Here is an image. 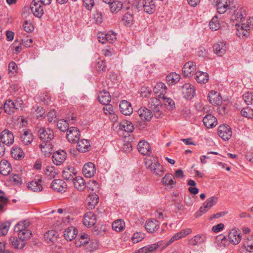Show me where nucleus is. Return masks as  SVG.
I'll return each mask as SVG.
<instances>
[{
	"mask_svg": "<svg viewBox=\"0 0 253 253\" xmlns=\"http://www.w3.org/2000/svg\"><path fill=\"white\" fill-rule=\"evenodd\" d=\"M229 13L232 25H238L242 22L246 16V11L244 7H236L235 5H232L230 8Z\"/></svg>",
	"mask_w": 253,
	"mask_h": 253,
	"instance_id": "nucleus-1",
	"label": "nucleus"
},
{
	"mask_svg": "<svg viewBox=\"0 0 253 253\" xmlns=\"http://www.w3.org/2000/svg\"><path fill=\"white\" fill-rule=\"evenodd\" d=\"M137 4L133 5L132 7L138 11L143 9L144 11L149 14L153 13L156 10L155 2L153 0H143L142 2H139L137 0Z\"/></svg>",
	"mask_w": 253,
	"mask_h": 253,
	"instance_id": "nucleus-2",
	"label": "nucleus"
},
{
	"mask_svg": "<svg viewBox=\"0 0 253 253\" xmlns=\"http://www.w3.org/2000/svg\"><path fill=\"white\" fill-rule=\"evenodd\" d=\"M28 226L29 223L26 221H21L15 225L14 230L17 233L18 236L29 239L32 236V232L28 229Z\"/></svg>",
	"mask_w": 253,
	"mask_h": 253,
	"instance_id": "nucleus-3",
	"label": "nucleus"
},
{
	"mask_svg": "<svg viewBox=\"0 0 253 253\" xmlns=\"http://www.w3.org/2000/svg\"><path fill=\"white\" fill-rule=\"evenodd\" d=\"M149 108L153 112V114L156 118L162 117V105L159 99L155 97L151 98L148 102Z\"/></svg>",
	"mask_w": 253,
	"mask_h": 253,
	"instance_id": "nucleus-4",
	"label": "nucleus"
},
{
	"mask_svg": "<svg viewBox=\"0 0 253 253\" xmlns=\"http://www.w3.org/2000/svg\"><path fill=\"white\" fill-rule=\"evenodd\" d=\"M146 164H148V167L151 171L156 175L159 176L163 175L165 169L163 166L161 165L158 161L154 160V162H152V161H148L146 162Z\"/></svg>",
	"mask_w": 253,
	"mask_h": 253,
	"instance_id": "nucleus-5",
	"label": "nucleus"
},
{
	"mask_svg": "<svg viewBox=\"0 0 253 253\" xmlns=\"http://www.w3.org/2000/svg\"><path fill=\"white\" fill-rule=\"evenodd\" d=\"M39 138L44 142H49L54 138L53 132L52 130L42 127L38 131Z\"/></svg>",
	"mask_w": 253,
	"mask_h": 253,
	"instance_id": "nucleus-6",
	"label": "nucleus"
},
{
	"mask_svg": "<svg viewBox=\"0 0 253 253\" xmlns=\"http://www.w3.org/2000/svg\"><path fill=\"white\" fill-rule=\"evenodd\" d=\"M80 132L77 127H71L67 130L66 138L70 143L77 142L80 139Z\"/></svg>",
	"mask_w": 253,
	"mask_h": 253,
	"instance_id": "nucleus-7",
	"label": "nucleus"
},
{
	"mask_svg": "<svg viewBox=\"0 0 253 253\" xmlns=\"http://www.w3.org/2000/svg\"><path fill=\"white\" fill-rule=\"evenodd\" d=\"M181 88L183 97L186 99H191L195 95L194 86L189 83L183 84Z\"/></svg>",
	"mask_w": 253,
	"mask_h": 253,
	"instance_id": "nucleus-8",
	"label": "nucleus"
},
{
	"mask_svg": "<svg viewBox=\"0 0 253 253\" xmlns=\"http://www.w3.org/2000/svg\"><path fill=\"white\" fill-rule=\"evenodd\" d=\"M43 4L40 0H33L31 3V9L33 14L37 17H41L43 14Z\"/></svg>",
	"mask_w": 253,
	"mask_h": 253,
	"instance_id": "nucleus-9",
	"label": "nucleus"
},
{
	"mask_svg": "<svg viewBox=\"0 0 253 253\" xmlns=\"http://www.w3.org/2000/svg\"><path fill=\"white\" fill-rule=\"evenodd\" d=\"M218 134L223 140H228L232 136L231 128L227 125H220L218 128Z\"/></svg>",
	"mask_w": 253,
	"mask_h": 253,
	"instance_id": "nucleus-10",
	"label": "nucleus"
},
{
	"mask_svg": "<svg viewBox=\"0 0 253 253\" xmlns=\"http://www.w3.org/2000/svg\"><path fill=\"white\" fill-rule=\"evenodd\" d=\"M28 239H25L24 237H11L9 238V243L12 246L17 249H23L26 245Z\"/></svg>",
	"mask_w": 253,
	"mask_h": 253,
	"instance_id": "nucleus-11",
	"label": "nucleus"
},
{
	"mask_svg": "<svg viewBox=\"0 0 253 253\" xmlns=\"http://www.w3.org/2000/svg\"><path fill=\"white\" fill-rule=\"evenodd\" d=\"M236 27V35L239 38H244L249 35L251 29L249 25L245 23H239L238 25H235Z\"/></svg>",
	"mask_w": 253,
	"mask_h": 253,
	"instance_id": "nucleus-12",
	"label": "nucleus"
},
{
	"mask_svg": "<svg viewBox=\"0 0 253 253\" xmlns=\"http://www.w3.org/2000/svg\"><path fill=\"white\" fill-rule=\"evenodd\" d=\"M213 48L214 53L221 57L226 53L228 48L227 42L224 41L218 42L214 44Z\"/></svg>",
	"mask_w": 253,
	"mask_h": 253,
	"instance_id": "nucleus-13",
	"label": "nucleus"
},
{
	"mask_svg": "<svg viewBox=\"0 0 253 253\" xmlns=\"http://www.w3.org/2000/svg\"><path fill=\"white\" fill-rule=\"evenodd\" d=\"M0 138L2 143L7 146H10L14 142L13 134L7 129H5L1 132Z\"/></svg>",
	"mask_w": 253,
	"mask_h": 253,
	"instance_id": "nucleus-14",
	"label": "nucleus"
},
{
	"mask_svg": "<svg viewBox=\"0 0 253 253\" xmlns=\"http://www.w3.org/2000/svg\"><path fill=\"white\" fill-rule=\"evenodd\" d=\"M51 187L54 191L62 193L66 191L67 185L63 180L57 179L52 182Z\"/></svg>",
	"mask_w": 253,
	"mask_h": 253,
	"instance_id": "nucleus-15",
	"label": "nucleus"
},
{
	"mask_svg": "<svg viewBox=\"0 0 253 253\" xmlns=\"http://www.w3.org/2000/svg\"><path fill=\"white\" fill-rule=\"evenodd\" d=\"M67 157L66 152L64 150H58L54 152L52 155V161L56 165H60Z\"/></svg>",
	"mask_w": 253,
	"mask_h": 253,
	"instance_id": "nucleus-16",
	"label": "nucleus"
},
{
	"mask_svg": "<svg viewBox=\"0 0 253 253\" xmlns=\"http://www.w3.org/2000/svg\"><path fill=\"white\" fill-rule=\"evenodd\" d=\"M196 69V64L192 61L186 62L183 68L182 73L185 77H191Z\"/></svg>",
	"mask_w": 253,
	"mask_h": 253,
	"instance_id": "nucleus-17",
	"label": "nucleus"
},
{
	"mask_svg": "<svg viewBox=\"0 0 253 253\" xmlns=\"http://www.w3.org/2000/svg\"><path fill=\"white\" fill-rule=\"evenodd\" d=\"M42 178L38 176L33 180L28 183V188L34 192H40L42 190V186L41 184Z\"/></svg>",
	"mask_w": 253,
	"mask_h": 253,
	"instance_id": "nucleus-18",
	"label": "nucleus"
},
{
	"mask_svg": "<svg viewBox=\"0 0 253 253\" xmlns=\"http://www.w3.org/2000/svg\"><path fill=\"white\" fill-rule=\"evenodd\" d=\"M229 241L234 245H238L241 241L242 237L239 230L236 228L230 230L228 235Z\"/></svg>",
	"mask_w": 253,
	"mask_h": 253,
	"instance_id": "nucleus-19",
	"label": "nucleus"
},
{
	"mask_svg": "<svg viewBox=\"0 0 253 253\" xmlns=\"http://www.w3.org/2000/svg\"><path fill=\"white\" fill-rule=\"evenodd\" d=\"M233 5L231 4L229 0H217V10L220 14L224 13L227 9L230 10V8Z\"/></svg>",
	"mask_w": 253,
	"mask_h": 253,
	"instance_id": "nucleus-20",
	"label": "nucleus"
},
{
	"mask_svg": "<svg viewBox=\"0 0 253 253\" xmlns=\"http://www.w3.org/2000/svg\"><path fill=\"white\" fill-rule=\"evenodd\" d=\"M145 228L148 233L155 232L159 228L158 221L155 219H148L145 223Z\"/></svg>",
	"mask_w": 253,
	"mask_h": 253,
	"instance_id": "nucleus-21",
	"label": "nucleus"
},
{
	"mask_svg": "<svg viewBox=\"0 0 253 253\" xmlns=\"http://www.w3.org/2000/svg\"><path fill=\"white\" fill-rule=\"evenodd\" d=\"M119 107L120 111L125 115L129 116L133 112L131 104L126 100H122L120 103Z\"/></svg>",
	"mask_w": 253,
	"mask_h": 253,
	"instance_id": "nucleus-22",
	"label": "nucleus"
},
{
	"mask_svg": "<svg viewBox=\"0 0 253 253\" xmlns=\"http://www.w3.org/2000/svg\"><path fill=\"white\" fill-rule=\"evenodd\" d=\"M83 172L86 177L89 178L94 176L96 172L95 165L91 162L86 163L83 167Z\"/></svg>",
	"mask_w": 253,
	"mask_h": 253,
	"instance_id": "nucleus-23",
	"label": "nucleus"
},
{
	"mask_svg": "<svg viewBox=\"0 0 253 253\" xmlns=\"http://www.w3.org/2000/svg\"><path fill=\"white\" fill-rule=\"evenodd\" d=\"M137 149L143 155L149 156L151 154L150 146L146 141H140L137 145Z\"/></svg>",
	"mask_w": 253,
	"mask_h": 253,
	"instance_id": "nucleus-24",
	"label": "nucleus"
},
{
	"mask_svg": "<svg viewBox=\"0 0 253 253\" xmlns=\"http://www.w3.org/2000/svg\"><path fill=\"white\" fill-rule=\"evenodd\" d=\"M204 125L208 128H211L215 126L217 124V119L211 114H207L203 119Z\"/></svg>",
	"mask_w": 253,
	"mask_h": 253,
	"instance_id": "nucleus-25",
	"label": "nucleus"
},
{
	"mask_svg": "<svg viewBox=\"0 0 253 253\" xmlns=\"http://www.w3.org/2000/svg\"><path fill=\"white\" fill-rule=\"evenodd\" d=\"M210 102L212 105H219L222 102V98L219 92L211 90L208 94Z\"/></svg>",
	"mask_w": 253,
	"mask_h": 253,
	"instance_id": "nucleus-26",
	"label": "nucleus"
},
{
	"mask_svg": "<svg viewBox=\"0 0 253 253\" xmlns=\"http://www.w3.org/2000/svg\"><path fill=\"white\" fill-rule=\"evenodd\" d=\"M21 104L17 102H14L11 100H7L4 105V111L8 114H11L14 112V109H18L19 107H20Z\"/></svg>",
	"mask_w": 253,
	"mask_h": 253,
	"instance_id": "nucleus-27",
	"label": "nucleus"
},
{
	"mask_svg": "<svg viewBox=\"0 0 253 253\" xmlns=\"http://www.w3.org/2000/svg\"><path fill=\"white\" fill-rule=\"evenodd\" d=\"M77 174V171L72 167H67L64 168L62 172L63 177L67 180H73Z\"/></svg>",
	"mask_w": 253,
	"mask_h": 253,
	"instance_id": "nucleus-28",
	"label": "nucleus"
},
{
	"mask_svg": "<svg viewBox=\"0 0 253 253\" xmlns=\"http://www.w3.org/2000/svg\"><path fill=\"white\" fill-rule=\"evenodd\" d=\"M96 221V218L94 214L92 212H86L84 217V224L87 227H91L94 225Z\"/></svg>",
	"mask_w": 253,
	"mask_h": 253,
	"instance_id": "nucleus-29",
	"label": "nucleus"
},
{
	"mask_svg": "<svg viewBox=\"0 0 253 253\" xmlns=\"http://www.w3.org/2000/svg\"><path fill=\"white\" fill-rule=\"evenodd\" d=\"M140 119L144 121H150L153 115L152 112L145 107H141L138 110Z\"/></svg>",
	"mask_w": 253,
	"mask_h": 253,
	"instance_id": "nucleus-30",
	"label": "nucleus"
},
{
	"mask_svg": "<svg viewBox=\"0 0 253 253\" xmlns=\"http://www.w3.org/2000/svg\"><path fill=\"white\" fill-rule=\"evenodd\" d=\"M12 170L10 163L6 160H2L0 162V173L3 175H8Z\"/></svg>",
	"mask_w": 253,
	"mask_h": 253,
	"instance_id": "nucleus-31",
	"label": "nucleus"
},
{
	"mask_svg": "<svg viewBox=\"0 0 253 253\" xmlns=\"http://www.w3.org/2000/svg\"><path fill=\"white\" fill-rule=\"evenodd\" d=\"M77 145V149L80 152L84 153L88 151L90 146L89 141L85 139L79 140Z\"/></svg>",
	"mask_w": 253,
	"mask_h": 253,
	"instance_id": "nucleus-32",
	"label": "nucleus"
},
{
	"mask_svg": "<svg viewBox=\"0 0 253 253\" xmlns=\"http://www.w3.org/2000/svg\"><path fill=\"white\" fill-rule=\"evenodd\" d=\"M20 139L23 144L28 145L33 140L32 133L30 130H26L20 136Z\"/></svg>",
	"mask_w": 253,
	"mask_h": 253,
	"instance_id": "nucleus-33",
	"label": "nucleus"
},
{
	"mask_svg": "<svg viewBox=\"0 0 253 253\" xmlns=\"http://www.w3.org/2000/svg\"><path fill=\"white\" fill-rule=\"evenodd\" d=\"M99 197L95 193L90 194L86 199L87 208L92 209L98 203Z\"/></svg>",
	"mask_w": 253,
	"mask_h": 253,
	"instance_id": "nucleus-34",
	"label": "nucleus"
},
{
	"mask_svg": "<svg viewBox=\"0 0 253 253\" xmlns=\"http://www.w3.org/2000/svg\"><path fill=\"white\" fill-rule=\"evenodd\" d=\"M153 91L155 94H158L159 98L165 95L167 91V86L163 83H158L154 86Z\"/></svg>",
	"mask_w": 253,
	"mask_h": 253,
	"instance_id": "nucleus-35",
	"label": "nucleus"
},
{
	"mask_svg": "<svg viewBox=\"0 0 253 253\" xmlns=\"http://www.w3.org/2000/svg\"><path fill=\"white\" fill-rule=\"evenodd\" d=\"M191 232V229L190 228H186L182 229L180 232L174 234L170 239L169 242L173 243L180 239L185 237Z\"/></svg>",
	"mask_w": 253,
	"mask_h": 253,
	"instance_id": "nucleus-36",
	"label": "nucleus"
},
{
	"mask_svg": "<svg viewBox=\"0 0 253 253\" xmlns=\"http://www.w3.org/2000/svg\"><path fill=\"white\" fill-rule=\"evenodd\" d=\"M98 99L102 104L107 105L110 102L111 98L108 91L103 90L99 92L98 96Z\"/></svg>",
	"mask_w": 253,
	"mask_h": 253,
	"instance_id": "nucleus-37",
	"label": "nucleus"
},
{
	"mask_svg": "<svg viewBox=\"0 0 253 253\" xmlns=\"http://www.w3.org/2000/svg\"><path fill=\"white\" fill-rule=\"evenodd\" d=\"M174 179V175L170 173H167L162 178V182L163 184L165 186H169L170 188H173L176 183Z\"/></svg>",
	"mask_w": 253,
	"mask_h": 253,
	"instance_id": "nucleus-38",
	"label": "nucleus"
},
{
	"mask_svg": "<svg viewBox=\"0 0 253 253\" xmlns=\"http://www.w3.org/2000/svg\"><path fill=\"white\" fill-rule=\"evenodd\" d=\"M77 234V231L74 227L67 228L64 232L65 239L67 241H71L74 239Z\"/></svg>",
	"mask_w": 253,
	"mask_h": 253,
	"instance_id": "nucleus-39",
	"label": "nucleus"
},
{
	"mask_svg": "<svg viewBox=\"0 0 253 253\" xmlns=\"http://www.w3.org/2000/svg\"><path fill=\"white\" fill-rule=\"evenodd\" d=\"M195 79L199 84H205L209 80V75L206 72L198 71L196 73Z\"/></svg>",
	"mask_w": 253,
	"mask_h": 253,
	"instance_id": "nucleus-40",
	"label": "nucleus"
},
{
	"mask_svg": "<svg viewBox=\"0 0 253 253\" xmlns=\"http://www.w3.org/2000/svg\"><path fill=\"white\" fill-rule=\"evenodd\" d=\"M76 188L79 191H83L86 187L84 180L80 176H76L73 180Z\"/></svg>",
	"mask_w": 253,
	"mask_h": 253,
	"instance_id": "nucleus-41",
	"label": "nucleus"
},
{
	"mask_svg": "<svg viewBox=\"0 0 253 253\" xmlns=\"http://www.w3.org/2000/svg\"><path fill=\"white\" fill-rule=\"evenodd\" d=\"M58 236V232L55 230H51L45 233L44 239L47 243H53L56 241Z\"/></svg>",
	"mask_w": 253,
	"mask_h": 253,
	"instance_id": "nucleus-42",
	"label": "nucleus"
},
{
	"mask_svg": "<svg viewBox=\"0 0 253 253\" xmlns=\"http://www.w3.org/2000/svg\"><path fill=\"white\" fill-rule=\"evenodd\" d=\"M243 247L247 252H253V236L244 239Z\"/></svg>",
	"mask_w": 253,
	"mask_h": 253,
	"instance_id": "nucleus-43",
	"label": "nucleus"
},
{
	"mask_svg": "<svg viewBox=\"0 0 253 253\" xmlns=\"http://www.w3.org/2000/svg\"><path fill=\"white\" fill-rule=\"evenodd\" d=\"M161 243H156L153 244L148 245L138 250V253H148L152 252L159 248Z\"/></svg>",
	"mask_w": 253,
	"mask_h": 253,
	"instance_id": "nucleus-44",
	"label": "nucleus"
},
{
	"mask_svg": "<svg viewBox=\"0 0 253 253\" xmlns=\"http://www.w3.org/2000/svg\"><path fill=\"white\" fill-rule=\"evenodd\" d=\"M119 129L127 132H131L134 129V126L130 122L123 121L119 125Z\"/></svg>",
	"mask_w": 253,
	"mask_h": 253,
	"instance_id": "nucleus-45",
	"label": "nucleus"
},
{
	"mask_svg": "<svg viewBox=\"0 0 253 253\" xmlns=\"http://www.w3.org/2000/svg\"><path fill=\"white\" fill-rule=\"evenodd\" d=\"M111 11L113 12H118L122 9L125 8L123 3L118 0H113L109 4Z\"/></svg>",
	"mask_w": 253,
	"mask_h": 253,
	"instance_id": "nucleus-46",
	"label": "nucleus"
},
{
	"mask_svg": "<svg viewBox=\"0 0 253 253\" xmlns=\"http://www.w3.org/2000/svg\"><path fill=\"white\" fill-rule=\"evenodd\" d=\"M205 238L202 236L197 235L189 240L188 244L190 246H195L203 244Z\"/></svg>",
	"mask_w": 253,
	"mask_h": 253,
	"instance_id": "nucleus-47",
	"label": "nucleus"
},
{
	"mask_svg": "<svg viewBox=\"0 0 253 253\" xmlns=\"http://www.w3.org/2000/svg\"><path fill=\"white\" fill-rule=\"evenodd\" d=\"M180 75L175 73H171L166 77V81L169 85H172L179 82Z\"/></svg>",
	"mask_w": 253,
	"mask_h": 253,
	"instance_id": "nucleus-48",
	"label": "nucleus"
},
{
	"mask_svg": "<svg viewBox=\"0 0 253 253\" xmlns=\"http://www.w3.org/2000/svg\"><path fill=\"white\" fill-rule=\"evenodd\" d=\"M125 225V222L123 220L117 219L113 222L112 227L114 230L120 232L124 229Z\"/></svg>",
	"mask_w": 253,
	"mask_h": 253,
	"instance_id": "nucleus-49",
	"label": "nucleus"
},
{
	"mask_svg": "<svg viewBox=\"0 0 253 253\" xmlns=\"http://www.w3.org/2000/svg\"><path fill=\"white\" fill-rule=\"evenodd\" d=\"M163 100V103L168 110H172L175 107L174 101L171 98L166 97L163 95L161 98Z\"/></svg>",
	"mask_w": 253,
	"mask_h": 253,
	"instance_id": "nucleus-50",
	"label": "nucleus"
},
{
	"mask_svg": "<svg viewBox=\"0 0 253 253\" xmlns=\"http://www.w3.org/2000/svg\"><path fill=\"white\" fill-rule=\"evenodd\" d=\"M44 173L50 179L54 178L58 173L53 166L47 167L44 170Z\"/></svg>",
	"mask_w": 253,
	"mask_h": 253,
	"instance_id": "nucleus-51",
	"label": "nucleus"
},
{
	"mask_svg": "<svg viewBox=\"0 0 253 253\" xmlns=\"http://www.w3.org/2000/svg\"><path fill=\"white\" fill-rule=\"evenodd\" d=\"M12 156L15 159H19L23 157V152L21 149L17 147H13L11 150Z\"/></svg>",
	"mask_w": 253,
	"mask_h": 253,
	"instance_id": "nucleus-52",
	"label": "nucleus"
},
{
	"mask_svg": "<svg viewBox=\"0 0 253 253\" xmlns=\"http://www.w3.org/2000/svg\"><path fill=\"white\" fill-rule=\"evenodd\" d=\"M69 124L67 120L61 119L58 121L57 126L61 131L64 132L69 128Z\"/></svg>",
	"mask_w": 253,
	"mask_h": 253,
	"instance_id": "nucleus-53",
	"label": "nucleus"
},
{
	"mask_svg": "<svg viewBox=\"0 0 253 253\" xmlns=\"http://www.w3.org/2000/svg\"><path fill=\"white\" fill-rule=\"evenodd\" d=\"M124 24L128 27H130L131 25L133 24V18L132 15L130 14L128 12H126L124 15L123 18L122 19Z\"/></svg>",
	"mask_w": 253,
	"mask_h": 253,
	"instance_id": "nucleus-54",
	"label": "nucleus"
},
{
	"mask_svg": "<svg viewBox=\"0 0 253 253\" xmlns=\"http://www.w3.org/2000/svg\"><path fill=\"white\" fill-rule=\"evenodd\" d=\"M210 29L212 31H216L218 30L220 27L217 17L214 16L209 23Z\"/></svg>",
	"mask_w": 253,
	"mask_h": 253,
	"instance_id": "nucleus-55",
	"label": "nucleus"
},
{
	"mask_svg": "<svg viewBox=\"0 0 253 253\" xmlns=\"http://www.w3.org/2000/svg\"><path fill=\"white\" fill-rule=\"evenodd\" d=\"M241 114L244 117L250 119L253 118V109L249 107L242 109L241 111Z\"/></svg>",
	"mask_w": 253,
	"mask_h": 253,
	"instance_id": "nucleus-56",
	"label": "nucleus"
},
{
	"mask_svg": "<svg viewBox=\"0 0 253 253\" xmlns=\"http://www.w3.org/2000/svg\"><path fill=\"white\" fill-rule=\"evenodd\" d=\"M243 98L247 105L253 104V93L246 92L243 95Z\"/></svg>",
	"mask_w": 253,
	"mask_h": 253,
	"instance_id": "nucleus-57",
	"label": "nucleus"
},
{
	"mask_svg": "<svg viewBox=\"0 0 253 253\" xmlns=\"http://www.w3.org/2000/svg\"><path fill=\"white\" fill-rule=\"evenodd\" d=\"M10 223L8 221L2 223L0 225V235H5L8 231Z\"/></svg>",
	"mask_w": 253,
	"mask_h": 253,
	"instance_id": "nucleus-58",
	"label": "nucleus"
},
{
	"mask_svg": "<svg viewBox=\"0 0 253 253\" xmlns=\"http://www.w3.org/2000/svg\"><path fill=\"white\" fill-rule=\"evenodd\" d=\"M95 67L98 71H104L106 70V66L104 60L98 59L95 63Z\"/></svg>",
	"mask_w": 253,
	"mask_h": 253,
	"instance_id": "nucleus-59",
	"label": "nucleus"
},
{
	"mask_svg": "<svg viewBox=\"0 0 253 253\" xmlns=\"http://www.w3.org/2000/svg\"><path fill=\"white\" fill-rule=\"evenodd\" d=\"M209 209L210 208L208 207L207 205H206L205 203H204L203 206L201 207L199 210L197 211L195 214V216L196 217H198L201 216L203 214L206 213Z\"/></svg>",
	"mask_w": 253,
	"mask_h": 253,
	"instance_id": "nucleus-60",
	"label": "nucleus"
},
{
	"mask_svg": "<svg viewBox=\"0 0 253 253\" xmlns=\"http://www.w3.org/2000/svg\"><path fill=\"white\" fill-rule=\"evenodd\" d=\"M106 42H108L109 43H113L116 40V34L112 31H109L106 34Z\"/></svg>",
	"mask_w": 253,
	"mask_h": 253,
	"instance_id": "nucleus-61",
	"label": "nucleus"
},
{
	"mask_svg": "<svg viewBox=\"0 0 253 253\" xmlns=\"http://www.w3.org/2000/svg\"><path fill=\"white\" fill-rule=\"evenodd\" d=\"M218 201V198L216 196H212L208 198L204 203L210 209L213 207Z\"/></svg>",
	"mask_w": 253,
	"mask_h": 253,
	"instance_id": "nucleus-62",
	"label": "nucleus"
},
{
	"mask_svg": "<svg viewBox=\"0 0 253 253\" xmlns=\"http://www.w3.org/2000/svg\"><path fill=\"white\" fill-rule=\"evenodd\" d=\"M144 238V234L140 232H136L133 234L132 240L134 243L141 241Z\"/></svg>",
	"mask_w": 253,
	"mask_h": 253,
	"instance_id": "nucleus-63",
	"label": "nucleus"
},
{
	"mask_svg": "<svg viewBox=\"0 0 253 253\" xmlns=\"http://www.w3.org/2000/svg\"><path fill=\"white\" fill-rule=\"evenodd\" d=\"M47 120L49 123L55 122L57 117V115L54 110H52L47 114Z\"/></svg>",
	"mask_w": 253,
	"mask_h": 253,
	"instance_id": "nucleus-64",
	"label": "nucleus"
}]
</instances>
